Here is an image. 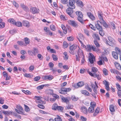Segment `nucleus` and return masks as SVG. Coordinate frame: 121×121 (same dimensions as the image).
Segmentation results:
<instances>
[{"instance_id": "obj_26", "label": "nucleus", "mask_w": 121, "mask_h": 121, "mask_svg": "<svg viewBox=\"0 0 121 121\" xmlns=\"http://www.w3.org/2000/svg\"><path fill=\"white\" fill-rule=\"evenodd\" d=\"M15 25L17 26L21 27L22 26V23L20 22H15Z\"/></svg>"}, {"instance_id": "obj_48", "label": "nucleus", "mask_w": 121, "mask_h": 121, "mask_svg": "<svg viewBox=\"0 0 121 121\" xmlns=\"http://www.w3.org/2000/svg\"><path fill=\"white\" fill-rule=\"evenodd\" d=\"M91 70L92 72H93L94 73H95L98 71V69L97 68L95 67H92Z\"/></svg>"}, {"instance_id": "obj_11", "label": "nucleus", "mask_w": 121, "mask_h": 121, "mask_svg": "<svg viewBox=\"0 0 121 121\" xmlns=\"http://www.w3.org/2000/svg\"><path fill=\"white\" fill-rule=\"evenodd\" d=\"M84 83L83 82H79L77 83V86H75L74 87L76 88L81 87L84 86Z\"/></svg>"}, {"instance_id": "obj_4", "label": "nucleus", "mask_w": 121, "mask_h": 121, "mask_svg": "<svg viewBox=\"0 0 121 121\" xmlns=\"http://www.w3.org/2000/svg\"><path fill=\"white\" fill-rule=\"evenodd\" d=\"M73 9L69 7L66 10L67 13L72 18H74V15L73 14V11L72 9Z\"/></svg>"}, {"instance_id": "obj_58", "label": "nucleus", "mask_w": 121, "mask_h": 121, "mask_svg": "<svg viewBox=\"0 0 121 121\" xmlns=\"http://www.w3.org/2000/svg\"><path fill=\"white\" fill-rule=\"evenodd\" d=\"M96 105V103L94 102H91V106L92 107H93V108H94L95 107Z\"/></svg>"}, {"instance_id": "obj_29", "label": "nucleus", "mask_w": 121, "mask_h": 121, "mask_svg": "<svg viewBox=\"0 0 121 121\" xmlns=\"http://www.w3.org/2000/svg\"><path fill=\"white\" fill-rule=\"evenodd\" d=\"M21 7L25 10L27 11L28 10V8L24 4H21Z\"/></svg>"}, {"instance_id": "obj_55", "label": "nucleus", "mask_w": 121, "mask_h": 121, "mask_svg": "<svg viewBox=\"0 0 121 121\" xmlns=\"http://www.w3.org/2000/svg\"><path fill=\"white\" fill-rule=\"evenodd\" d=\"M5 23L4 22H1L0 23V28H4L5 26Z\"/></svg>"}, {"instance_id": "obj_2", "label": "nucleus", "mask_w": 121, "mask_h": 121, "mask_svg": "<svg viewBox=\"0 0 121 121\" xmlns=\"http://www.w3.org/2000/svg\"><path fill=\"white\" fill-rule=\"evenodd\" d=\"M28 53L29 55L32 56L33 55L35 56L36 54L38 53L39 52L38 49L36 48H34L33 50L32 51L28 50Z\"/></svg>"}, {"instance_id": "obj_59", "label": "nucleus", "mask_w": 121, "mask_h": 121, "mask_svg": "<svg viewBox=\"0 0 121 121\" xmlns=\"http://www.w3.org/2000/svg\"><path fill=\"white\" fill-rule=\"evenodd\" d=\"M80 118L82 121H86L87 120V118L86 117H84L83 116H81Z\"/></svg>"}, {"instance_id": "obj_51", "label": "nucleus", "mask_w": 121, "mask_h": 121, "mask_svg": "<svg viewBox=\"0 0 121 121\" xmlns=\"http://www.w3.org/2000/svg\"><path fill=\"white\" fill-rule=\"evenodd\" d=\"M52 57L54 60L56 61L57 60L58 58L56 55L54 54H52Z\"/></svg>"}, {"instance_id": "obj_36", "label": "nucleus", "mask_w": 121, "mask_h": 121, "mask_svg": "<svg viewBox=\"0 0 121 121\" xmlns=\"http://www.w3.org/2000/svg\"><path fill=\"white\" fill-rule=\"evenodd\" d=\"M77 3L79 6L82 7L83 6V5L82 4V2L81 1L78 0L77 1Z\"/></svg>"}, {"instance_id": "obj_44", "label": "nucleus", "mask_w": 121, "mask_h": 121, "mask_svg": "<svg viewBox=\"0 0 121 121\" xmlns=\"http://www.w3.org/2000/svg\"><path fill=\"white\" fill-rule=\"evenodd\" d=\"M94 44L96 45V47H99V45L97 41L95 39L94 41Z\"/></svg>"}, {"instance_id": "obj_49", "label": "nucleus", "mask_w": 121, "mask_h": 121, "mask_svg": "<svg viewBox=\"0 0 121 121\" xmlns=\"http://www.w3.org/2000/svg\"><path fill=\"white\" fill-rule=\"evenodd\" d=\"M116 85L117 86V88L118 90V91H121V86H120L118 83L116 84Z\"/></svg>"}, {"instance_id": "obj_40", "label": "nucleus", "mask_w": 121, "mask_h": 121, "mask_svg": "<svg viewBox=\"0 0 121 121\" xmlns=\"http://www.w3.org/2000/svg\"><path fill=\"white\" fill-rule=\"evenodd\" d=\"M115 50L119 54H121V51L120 49L117 47L115 48Z\"/></svg>"}, {"instance_id": "obj_38", "label": "nucleus", "mask_w": 121, "mask_h": 121, "mask_svg": "<svg viewBox=\"0 0 121 121\" xmlns=\"http://www.w3.org/2000/svg\"><path fill=\"white\" fill-rule=\"evenodd\" d=\"M98 88V86H94V88H93V91L96 94H97V89Z\"/></svg>"}, {"instance_id": "obj_17", "label": "nucleus", "mask_w": 121, "mask_h": 121, "mask_svg": "<svg viewBox=\"0 0 121 121\" xmlns=\"http://www.w3.org/2000/svg\"><path fill=\"white\" fill-rule=\"evenodd\" d=\"M22 23L24 26H26L27 27H29L30 26L29 22L28 21H23Z\"/></svg>"}, {"instance_id": "obj_60", "label": "nucleus", "mask_w": 121, "mask_h": 121, "mask_svg": "<svg viewBox=\"0 0 121 121\" xmlns=\"http://www.w3.org/2000/svg\"><path fill=\"white\" fill-rule=\"evenodd\" d=\"M37 56L38 58L40 60H42L43 59V57L40 54H38Z\"/></svg>"}, {"instance_id": "obj_46", "label": "nucleus", "mask_w": 121, "mask_h": 121, "mask_svg": "<svg viewBox=\"0 0 121 121\" xmlns=\"http://www.w3.org/2000/svg\"><path fill=\"white\" fill-rule=\"evenodd\" d=\"M86 48L90 52L91 50V47L90 45H87L86 46Z\"/></svg>"}, {"instance_id": "obj_8", "label": "nucleus", "mask_w": 121, "mask_h": 121, "mask_svg": "<svg viewBox=\"0 0 121 121\" xmlns=\"http://www.w3.org/2000/svg\"><path fill=\"white\" fill-rule=\"evenodd\" d=\"M103 83L105 85V89L107 91L109 90V82L107 81L104 80L103 81Z\"/></svg>"}, {"instance_id": "obj_34", "label": "nucleus", "mask_w": 121, "mask_h": 121, "mask_svg": "<svg viewBox=\"0 0 121 121\" xmlns=\"http://www.w3.org/2000/svg\"><path fill=\"white\" fill-rule=\"evenodd\" d=\"M71 99L72 100L75 101H76L78 99V98L77 97H76L74 95H73L71 96Z\"/></svg>"}, {"instance_id": "obj_30", "label": "nucleus", "mask_w": 121, "mask_h": 121, "mask_svg": "<svg viewBox=\"0 0 121 121\" xmlns=\"http://www.w3.org/2000/svg\"><path fill=\"white\" fill-rule=\"evenodd\" d=\"M100 22H101V25L102 24L103 26L106 28H107L108 27V25L104 20Z\"/></svg>"}, {"instance_id": "obj_9", "label": "nucleus", "mask_w": 121, "mask_h": 121, "mask_svg": "<svg viewBox=\"0 0 121 121\" xmlns=\"http://www.w3.org/2000/svg\"><path fill=\"white\" fill-rule=\"evenodd\" d=\"M80 110L81 111L85 114H87L88 113L87 109L84 106L81 107Z\"/></svg>"}, {"instance_id": "obj_45", "label": "nucleus", "mask_w": 121, "mask_h": 121, "mask_svg": "<svg viewBox=\"0 0 121 121\" xmlns=\"http://www.w3.org/2000/svg\"><path fill=\"white\" fill-rule=\"evenodd\" d=\"M99 12H98V16L100 19V21H103V18L102 17V15L101 14H99Z\"/></svg>"}, {"instance_id": "obj_22", "label": "nucleus", "mask_w": 121, "mask_h": 121, "mask_svg": "<svg viewBox=\"0 0 121 121\" xmlns=\"http://www.w3.org/2000/svg\"><path fill=\"white\" fill-rule=\"evenodd\" d=\"M94 108L91 106H90L88 109V111L89 113H92L94 111Z\"/></svg>"}, {"instance_id": "obj_61", "label": "nucleus", "mask_w": 121, "mask_h": 121, "mask_svg": "<svg viewBox=\"0 0 121 121\" xmlns=\"http://www.w3.org/2000/svg\"><path fill=\"white\" fill-rule=\"evenodd\" d=\"M4 101V99L2 97H0V103L1 104H3Z\"/></svg>"}, {"instance_id": "obj_62", "label": "nucleus", "mask_w": 121, "mask_h": 121, "mask_svg": "<svg viewBox=\"0 0 121 121\" xmlns=\"http://www.w3.org/2000/svg\"><path fill=\"white\" fill-rule=\"evenodd\" d=\"M61 3L63 4H66L68 3V0H61Z\"/></svg>"}, {"instance_id": "obj_18", "label": "nucleus", "mask_w": 121, "mask_h": 121, "mask_svg": "<svg viewBox=\"0 0 121 121\" xmlns=\"http://www.w3.org/2000/svg\"><path fill=\"white\" fill-rule=\"evenodd\" d=\"M81 93L84 95L87 96H89L90 94L88 92L85 90H83L81 91Z\"/></svg>"}, {"instance_id": "obj_27", "label": "nucleus", "mask_w": 121, "mask_h": 121, "mask_svg": "<svg viewBox=\"0 0 121 121\" xmlns=\"http://www.w3.org/2000/svg\"><path fill=\"white\" fill-rule=\"evenodd\" d=\"M109 109L110 111L112 112H113L115 111L114 106L112 105L110 106Z\"/></svg>"}, {"instance_id": "obj_21", "label": "nucleus", "mask_w": 121, "mask_h": 121, "mask_svg": "<svg viewBox=\"0 0 121 121\" xmlns=\"http://www.w3.org/2000/svg\"><path fill=\"white\" fill-rule=\"evenodd\" d=\"M77 47V45L75 44H74L71 46L69 48L70 50L74 51L76 49Z\"/></svg>"}, {"instance_id": "obj_20", "label": "nucleus", "mask_w": 121, "mask_h": 121, "mask_svg": "<svg viewBox=\"0 0 121 121\" xmlns=\"http://www.w3.org/2000/svg\"><path fill=\"white\" fill-rule=\"evenodd\" d=\"M112 55L113 57L116 59H118V56L117 53L114 52H113L112 53Z\"/></svg>"}, {"instance_id": "obj_47", "label": "nucleus", "mask_w": 121, "mask_h": 121, "mask_svg": "<svg viewBox=\"0 0 121 121\" xmlns=\"http://www.w3.org/2000/svg\"><path fill=\"white\" fill-rule=\"evenodd\" d=\"M24 106L25 107V111L27 112H28L29 111L30 109L28 106L25 104H24Z\"/></svg>"}, {"instance_id": "obj_14", "label": "nucleus", "mask_w": 121, "mask_h": 121, "mask_svg": "<svg viewBox=\"0 0 121 121\" xmlns=\"http://www.w3.org/2000/svg\"><path fill=\"white\" fill-rule=\"evenodd\" d=\"M87 14L88 17L92 20H93L95 19V17L90 12H88L87 13Z\"/></svg>"}, {"instance_id": "obj_57", "label": "nucleus", "mask_w": 121, "mask_h": 121, "mask_svg": "<svg viewBox=\"0 0 121 121\" xmlns=\"http://www.w3.org/2000/svg\"><path fill=\"white\" fill-rule=\"evenodd\" d=\"M50 29L53 31H55V26L53 25H51L50 26Z\"/></svg>"}, {"instance_id": "obj_24", "label": "nucleus", "mask_w": 121, "mask_h": 121, "mask_svg": "<svg viewBox=\"0 0 121 121\" xmlns=\"http://www.w3.org/2000/svg\"><path fill=\"white\" fill-rule=\"evenodd\" d=\"M17 44L20 46H26V44H25L24 42L22 41H18L17 42Z\"/></svg>"}, {"instance_id": "obj_10", "label": "nucleus", "mask_w": 121, "mask_h": 121, "mask_svg": "<svg viewBox=\"0 0 121 121\" xmlns=\"http://www.w3.org/2000/svg\"><path fill=\"white\" fill-rule=\"evenodd\" d=\"M77 55L79 56V58L81 57V56H82L83 55V53L82 50L80 48H79L77 52Z\"/></svg>"}, {"instance_id": "obj_32", "label": "nucleus", "mask_w": 121, "mask_h": 121, "mask_svg": "<svg viewBox=\"0 0 121 121\" xmlns=\"http://www.w3.org/2000/svg\"><path fill=\"white\" fill-rule=\"evenodd\" d=\"M85 88L91 92H92V91L91 88L89 87L88 85V84H85Z\"/></svg>"}, {"instance_id": "obj_31", "label": "nucleus", "mask_w": 121, "mask_h": 121, "mask_svg": "<svg viewBox=\"0 0 121 121\" xmlns=\"http://www.w3.org/2000/svg\"><path fill=\"white\" fill-rule=\"evenodd\" d=\"M61 99L62 102H65L66 103L69 102V100L67 98H65L64 97H63L61 98Z\"/></svg>"}, {"instance_id": "obj_1", "label": "nucleus", "mask_w": 121, "mask_h": 121, "mask_svg": "<svg viewBox=\"0 0 121 121\" xmlns=\"http://www.w3.org/2000/svg\"><path fill=\"white\" fill-rule=\"evenodd\" d=\"M76 14L78 17V20L82 24H83L85 21L83 19V16L82 13L80 11H78L76 12Z\"/></svg>"}, {"instance_id": "obj_64", "label": "nucleus", "mask_w": 121, "mask_h": 121, "mask_svg": "<svg viewBox=\"0 0 121 121\" xmlns=\"http://www.w3.org/2000/svg\"><path fill=\"white\" fill-rule=\"evenodd\" d=\"M17 108L19 110V111H22L23 110V109L22 106L17 105Z\"/></svg>"}, {"instance_id": "obj_53", "label": "nucleus", "mask_w": 121, "mask_h": 121, "mask_svg": "<svg viewBox=\"0 0 121 121\" xmlns=\"http://www.w3.org/2000/svg\"><path fill=\"white\" fill-rule=\"evenodd\" d=\"M3 74V76H4V77H6V80H8L7 77H8V74L6 73V71H5L4 72Z\"/></svg>"}, {"instance_id": "obj_42", "label": "nucleus", "mask_w": 121, "mask_h": 121, "mask_svg": "<svg viewBox=\"0 0 121 121\" xmlns=\"http://www.w3.org/2000/svg\"><path fill=\"white\" fill-rule=\"evenodd\" d=\"M57 107L58 106L57 104H54L52 106V108L53 110H56L57 109Z\"/></svg>"}, {"instance_id": "obj_19", "label": "nucleus", "mask_w": 121, "mask_h": 121, "mask_svg": "<svg viewBox=\"0 0 121 121\" xmlns=\"http://www.w3.org/2000/svg\"><path fill=\"white\" fill-rule=\"evenodd\" d=\"M99 108H97L95 110V112L93 114V115L94 117L96 116L99 113Z\"/></svg>"}, {"instance_id": "obj_12", "label": "nucleus", "mask_w": 121, "mask_h": 121, "mask_svg": "<svg viewBox=\"0 0 121 121\" xmlns=\"http://www.w3.org/2000/svg\"><path fill=\"white\" fill-rule=\"evenodd\" d=\"M110 71L112 73L116 74H117L121 75V73L119 71L116 70L114 69H111L110 70Z\"/></svg>"}, {"instance_id": "obj_5", "label": "nucleus", "mask_w": 121, "mask_h": 121, "mask_svg": "<svg viewBox=\"0 0 121 121\" xmlns=\"http://www.w3.org/2000/svg\"><path fill=\"white\" fill-rule=\"evenodd\" d=\"M30 11L34 14L38 13L39 12V9L34 7L30 8Z\"/></svg>"}, {"instance_id": "obj_56", "label": "nucleus", "mask_w": 121, "mask_h": 121, "mask_svg": "<svg viewBox=\"0 0 121 121\" xmlns=\"http://www.w3.org/2000/svg\"><path fill=\"white\" fill-rule=\"evenodd\" d=\"M99 33L102 36H103L104 35V33L102 31V29L101 30H99Z\"/></svg>"}, {"instance_id": "obj_23", "label": "nucleus", "mask_w": 121, "mask_h": 121, "mask_svg": "<svg viewBox=\"0 0 121 121\" xmlns=\"http://www.w3.org/2000/svg\"><path fill=\"white\" fill-rule=\"evenodd\" d=\"M24 41L25 42V44H26V46L27 45L29 44L30 41L29 38L27 37L25 38H24Z\"/></svg>"}, {"instance_id": "obj_28", "label": "nucleus", "mask_w": 121, "mask_h": 121, "mask_svg": "<svg viewBox=\"0 0 121 121\" xmlns=\"http://www.w3.org/2000/svg\"><path fill=\"white\" fill-rule=\"evenodd\" d=\"M92 37L93 38L95 39L98 40H100V38L98 35L97 34H93L92 35Z\"/></svg>"}, {"instance_id": "obj_35", "label": "nucleus", "mask_w": 121, "mask_h": 121, "mask_svg": "<svg viewBox=\"0 0 121 121\" xmlns=\"http://www.w3.org/2000/svg\"><path fill=\"white\" fill-rule=\"evenodd\" d=\"M55 121H62L61 117L58 115H57L56 117L55 118Z\"/></svg>"}, {"instance_id": "obj_6", "label": "nucleus", "mask_w": 121, "mask_h": 121, "mask_svg": "<svg viewBox=\"0 0 121 121\" xmlns=\"http://www.w3.org/2000/svg\"><path fill=\"white\" fill-rule=\"evenodd\" d=\"M89 54L90 56L89 59L90 63L91 64H92L94 62V60H95V58L94 55L91 53H90Z\"/></svg>"}, {"instance_id": "obj_16", "label": "nucleus", "mask_w": 121, "mask_h": 121, "mask_svg": "<svg viewBox=\"0 0 121 121\" xmlns=\"http://www.w3.org/2000/svg\"><path fill=\"white\" fill-rule=\"evenodd\" d=\"M61 27L63 30L64 33L65 34H66L67 33V29L64 25L62 24L61 25Z\"/></svg>"}, {"instance_id": "obj_50", "label": "nucleus", "mask_w": 121, "mask_h": 121, "mask_svg": "<svg viewBox=\"0 0 121 121\" xmlns=\"http://www.w3.org/2000/svg\"><path fill=\"white\" fill-rule=\"evenodd\" d=\"M63 45L64 47L65 48H67L68 46V44L66 41H64L63 43Z\"/></svg>"}, {"instance_id": "obj_43", "label": "nucleus", "mask_w": 121, "mask_h": 121, "mask_svg": "<svg viewBox=\"0 0 121 121\" xmlns=\"http://www.w3.org/2000/svg\"><path fill=\"white\" fill-rule=\"evenodd\" d=\"M46 86V85H43L39 86L37 87V88L38 90H41L43 89L44 86Z\"/></svg>"}, {"instance_id": "obj_7", "label": "nucleus", "mask_w": 121, "mask_h": 121, "mask_svg": "<svg viewBox=\"0 0 121 121\" xmlns=\"http://www.w3.org/2000/svg\"><path fill=\"white\" fill-rule=\"evenodd\" d=\"M97 24H95V26L96 28L98 30H102V27L100 25L101 22L100 21H97Z\"/></svg>"}, {"instance_id": "obj_63", "label": "nucleus", "mask_w": 121, "mask_h": 121, "mask_svg": "<svg viewBox=\"0 0 121 121\" xmlns=\"http://www.w3.org/2000/svg\"><path fill=\"white\" fill-rule=\"evenodd\" d=\"M40 76H37L34 78V80L35 81H37L39 80L40 78Z\"/></svg>"}, {"instance_id": "obj_3", "label": "nucleus", "mask_w": 121, "mask_h": 121, "mask_svg": "<svg viewBox=\"0 0 121 121\" xmlns=\"http://www.w3.org/2000/svg\"><path fill=\"white\" fill-rule=\"evenodd\" d=\"M75 3V0H69V4L68 6L69 8L72 9H74L75 6L74 4Z\"/></svg>"}, {"instance_id": "obj_54", "label": "nucleus", "mask_w": 121, "mask_h": 121, "mask_svg": "<svg viewBox=\"0 0 121 121\" xmlns=\"http://www.w3.org/2000/svg\"><path fill=\"white\" fill-rule=\"evenodd\" d=\"M87 72L91 76L95 77V76L96 75H95V73H92L89 71H87Z\"/></svg>"}, {"instance_id": "obj_37", "label": "nucleus", "mask_w": 121, "mask_h": 121, "mask_svg": "<svg viewBox=\"0 0 121 121\" xmlns=\"http://www.w3.org/2000/svg\"><path fill=\"white\" fill-rule=\"evenodd\" d=\"M60 17L61 19L63 20H66L67 19V17H65L63 15H61L60 16Z\"/></svg>"}, {"instance_id": "obj_25", "label": "nucleus", "mask_w": 121, "mask_h": 121, "mask_svg": "<svg viewBox=\"0 0 121 121\" xmlns=\"http://www.w3.org/2000/svg\"><path fill=\"white\" fill-rule=\"evenodd\" d=\"M115 65L116 68L118 70H120L121 69V66L119 63L117 62L115 63Z\"/></svg>"}, {"instance_id": "obj_41", "label": "nucleus", "mask_w": 121, "mask_h": 121, "mask_svg": "<svg viewBox=\"0 0 121 121\" xmlns=\"http://www.w3.org/2000/svg\"><path fill=\"white\" fill-rule=\"evenodd\" d=\"M46 34L47 35H49L51 36L53 34L52 32L49 30H48L46 32Z\"/></svg>"}, {"instance_id": "obj_15", "label": "nucleus", "mask_w": 121, "mask_h": 121, "mask_svg": "<svg viewBox=\"0 0 121 121\" xmlns=\"http://www.w3.org/2000/svg\"><path fill=\"white\" fill-rule=\"evenodd\" d=\"M108 40L111 42L112 43L114 44H116V41L114 40V39L111 37L110 36H109L108 37Z\"/></svg>"}, {"instance_id": "obj_13", "label": "nucleus", "mask_w": 121, "mask_h": 121, "mask_svg": "<svg viewBox=\"0 0 121 121\" xmlns=\"http://www.w3.org/2000/svg\"><path fill=\"white\" fill-rule=\"evenodd\" d=\"M69 23L73 26L76 27L78 26V25L74 21H70Z\"/></svg>"}, {"instance_id": "obj_52", "label": "nucleus", "mask_w": 121, "mask_h": 121, "mask_svg": "<svg viewBox=\"0 0 121 121\" xmlns=\"http://www.w3.org/2000/svg\"><path fill=\"white\" fill-rule=\"evenodd\" d=\"M103 72L105 75H107L108 74V71L106 69L104 68L103 69Z\"/></svg>"}, {"instance_id": "obj_33", "label": "nucleus", "mask_w": 121, "mask_h": 121, "mask_svg": "<svg viewBox=\"0 0 121 121\" xmlns=\"http://www.w3.org/2000/svg\"><path fill=\"white\" fill-rule=\"evenodd\" d=\"M8 22L13 25H15V20L13 18H10L8 19Z\"/></svg>"}, {"instance_id": "obj_39", "label": "nucleus", "mask_w": 121, "mask_h": 121, "mask_svg": "<svg viewBox=\"0 0 121 121\" xmlns=\"http://www.w3.org/2000/svg\"><path fill=\"white\" fill-rule=\"evenodd\" d=\"M73 107V105L68 104L66 106V109H70L72 108Z\"/></svg>"}]
</instances>
